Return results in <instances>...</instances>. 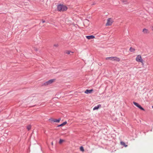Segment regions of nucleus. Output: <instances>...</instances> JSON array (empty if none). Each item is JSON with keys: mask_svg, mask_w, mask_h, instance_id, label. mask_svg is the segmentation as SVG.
<instances>
[{"mask_svg": "<svg viewBox=\"0 0 153 153\" xmlns=\"http://www.w3.org/2000/svg\"><path fill=\"white\" fill-rule=\"evenodd\" d=\"M68 9L67 7L63 4H60L57 6V10L59 11H66Z\"/></svg>", "mask_w": 153, "mask_h": 153, "instance_id": "1", "label": "nucleus"}, {"mask_svg": "<svg viewBox=\"0 0 153 153\" xmlns=\"http://www.w3.org/2000/svg\"><path fill=\"white\" fill-rule=\"evenodd\" d=\"M105 59L106 60L109 59L112 61H115L117 62H119L120 60V59L117 57H108L105 58Z\"/></svg>", "mask_w": 153, "mask_h": 153, "instance_id": "2", "label": "nucleus"}, {"mask_svg": "<svg viewBox=\"0 0 153 153\" xmlns=\"http://www.w3.org/2000/svg\"><path fill=\"white\" fill-rule=\"evenodd\" d=\"M135 60L137 62H141L142 64H143V61L140 55H138L136 56Z\"/></svg>", "mask_w": 153, "mask_h": 153, "instance_id": "3", "label": "nucleus"}, {"mask_svg": "<svg viewBox=\"0 0 153 153\" xmlns=\"http://www.w3.org/2000/svg\"><path fill=\"white\" fill-rule=\"evenodd\" d=\"M113 22V19L111 18H109L107 19V22L106 24V26H110L112 24Z\"/></svg>", "mask_w": 153, "mask_h": 153, "instance_id": "4", "label": "nucleus"}, {"mask_svg": "<svg viewBox=\"0 0 153 153\" xmlns=\"http://www.w3.org/2000/svg\"><path fill=\"white\" fill-rule=\"evenodd\" d=\"M55 79H53L48 80V81L45 82L44 83V85H48L51 84L53 82H55Z\"/></svg>", "mask_w": 153, "mask_h": 153, "instance_id": "5", "label": "nucleus"}, {"mask_svg": "<svg viewBox=\"0 0 153 153\" xmlns=\"http://www.w3.org/2000/svg\"><path fill=\"white\" fill-rule=\"evenodd\" d=\"M133 104L137 107L139 108L141 110H142L143 111H144V109L142 108L140 105H139L138 103L135 102H133Z\"/></svg>", "mask_w": 153, "mask_h": 153, "instance_id": "6", "label": "nucleus"}, {"mask_svg": "<svg viewBox=\"0 0 153 153\" xmlns=\"http://www.w3.org/2000/svg\"><path fill=\"white\" fill-rule=\"evenodd\" d=\"M142 32L144 34H149V30L146 28L143 29Z\"/></svg>", "mask_w": 153, "mask_h": 153, "instance_id": "7", "label": "nucleus"}, {"mask_svg": "<svg viewBox=\"0 0 153 153\" xmlns=\"http://www.w3.org/2000/svg\"><path fill=\"white\" fill-rule=\"evenodd\" d=\"M86 37L88 39H94L95 38V36L93 35H91V36H86Z\"/></svg>", "mask_w": 153, "mask_h": 153, "instance_id": "8", "label": "nucleus"}, {"mask_svg": "<svg viewBox=\"0 0 153 153\" xmlns=\"http://www.w3.org/2000/svg\"><path fill=\"white\" fill-rule=\"evenodd\" d=\"M93 91V90L92 89L91 90H88L87 89L85 91V93L86 94H88L89 93H91Z\"/></svg>", "mask_w": 153, "mask_h": 153, "instance_id": "9", "label": "nucleus"}, {"mask_svg": "<svg viewBox=\"0 0 153 153\" xmlns=\"http://www.w3.org/2000/svg\"><path fill=\"white\" fill-rule=\"evenodd\" d=\"M101 106V105H98L97 106L93 108V110H95L98 109Z\"/></svg>", "mask_w": 153, "mask_h": 153, "instance_id": "10", "label": "nucleus"}, {"mask_svg": "<svg viewBox=\"0 0 153 153\" xmlns=\"http://www.w3.org/2000/svg\"><path fill=\"white\" fill-rule=\"evenodd\" d=\"M129 50L131 52H134L135 51V49L134 48L131 47L130 48Z\"/></svg>", "mask_w": 153, "mask_h": 153, "instance_id": "11", "label": "nucleus"}, {"mask_svg": "<svg viewBox=\"0 0 153 153\" xmlns=\"http://www.w3.org/2000/svg\"><path fill=\"white\" fill-rule=\"evenodd\" d=\"M120 144L121 145L124 146L125 147H126L127 146V145H126L125 143L123 141H121L120 142Z\"/></svg>", "mask_w": 153, "mask_h": 153, "instance_id": "12", "label": "nucleus"}, {"mask_svg": "<svg viewBox=\"0 0 153 153\" xmlns=\"http://www.w3.org/2000/svg\"><path fill=\"white\" fill-rule=\"evenodd\" d=\"M71 53H74V52H71L69 51H66V53L68 54H71Z\"/></svg>", "mask_w": 153, "mask_h": 153, "instance_id": "13", "label": "nucleus"}, {"mask_svg": "<svg viewBox=\"0 0 153 153\" xmlns=\"http://www.w3.org/2000/svg\"><path fill=\"white\" fill-rule=\"evenodd\" d=\"M67 123L66 122H65L62 123L58 126H62L65 125Z\"/></svg>", "mask_w": 153, "mask_h": 153, "instance_id": "14", "label": "nucleus"}, {"mask_svg": "<svg viewBox=\"0 0 153 153\" xmlns=\"http://www.w3.org/2000/svg\"><path fill=\"white\" fill-rule=\"evenodd\" d=\"M121 1L124 4H126L128 2L127 0H121Z\"/></svg>", "mask_w": 153, "mask_h": 153, "instance_id": "15", "label": "nucleus"}, {"mask_svg": "<svg viewBox=\"0 0 153 153\" xmlns=\"http://www.w3.org/2000/svg\"><path fill=\"white\" fill-rule=\"evenodd\" d=\"M27 129L29 131L30 130L31 128V126L30 125H28L27 127Z\"/></svg>", "mask_w": 153, "mask_h": 153, "instance_id": "16", "label": "nucleus"}, {"mask_svg": "<svg viewBox=\"0 0 153 153\" xmlns=\"http://www.w3.org/2000/svg\"><path fill=\"white\" fill-rule=\"evenodd\" d=\"M80 150L82 152H84V150L82 146H81L80 148Z\"/></svg>", "mask_w": 153, "mask_h": 153, "instance_id": "17", "label": "nucleus"}, {"mask_svg": "<svg viewBox=\"0 0 153 153\" xmlns=\"http://www.w3.org/2000/svg\"><path fill=\"white\" fill-rule=\"evenodd\" d=\"M60 119H59L58 120H55L53 121L54 122L59 123V122L60 121Z\"/></svg>", "mask_w": 153, "mask_h": 153, "instance_id": "18", "label": "nucleus"}, {"mask_svg": "<svg viewBox=\"0 0 153 153\" xmlns=\"http://www.w3.org/2000/svg\"><path fill=\"white\" fill-rule=\"evenodd\" d=\"M64 141V140H62V139H60L59 140V144H61Z\"/></svg>", "mask_w": 153, "mask_h": 153, "instance_id": "19", "label": "nucleus"}, {"mask_svg": "<svg viewBox=\"0 0 153 153\" xmlns=\"http://www.w3.org/2000/svg\"><path fill=\"white\" fill-rule=\"evenodd\" d=\"M54 46H55V47H57L58 46V44L54 45Z\"/></svg>", "mask_w": 153, "mask_h": 153, "instance_id": "20", "label": "nucleus"}, {"mask_svg": "<svg viewBox=\"0 0 153 153\" xmlns=\"http://www.w3.org/2000/svg\"><path fill=\"white\" fill-rule=\"evenodd\" d=\"M42 22L43 23H44L45 22V20H42Z\"/></svg>", "mask_w": 153, "mask_h": 153, "instance_id": "21", "label": "nucleus"}, {"mask_svg": "<svg viewBox=\"0 0 153 153\" xmlns=\"http://www.w3.org/2000/svg\"><path fill=\"white\" fill-rule=\"evenodd\" d=\"M51 144H52V145H53V143L52 142L51 143Z\"/></svg>", "mask_w": 153, "mask_h": 153, "instance_id": "22", "label": "nucleus"}, {"mask_svg": "<svg viewBox=\"0 0 153 153\" xmlns=\"http://www.w3.org/2000/svg\"><path fill=\"white\" fill-rule=\"evenodd\" d=\"M152 108H153V106H152Z\"/></svg>", "mask_w": 153, "mask_h": 153, "instance_id": "23", "label": "nucleus"}, {"mask_svg": "<svg viewBox=\"0 0 153 153\" xmlns=\"http://www.w3.org/2000/svg\"><path fill=\"white\" fill-rule=\"evenodd\" d=\"M152 30H153V29H152Z\"/></svg>", "mask_w": 153, "mask_h": 153, "instance_id": "24", "label": "nucleus"}]
</instances>
